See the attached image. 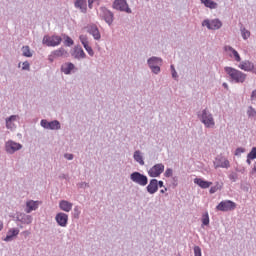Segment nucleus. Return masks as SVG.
<instances>
[{"label": "nucleus", "instance_id": "nucleus-1", "mask_svg": "<svg viewBox=\"0 0 256 256\" xmlns=\"http://www.w3.org/2000/svg\"><path fill=\"white\" fill-rule=\"evenodd\" d=\"M224 71L230 83H243L247 79V74L236 68L226 66Z\"/></svg>", "mask_w": 256, "mask_h": 256}, {"label": "nucleus", "instance_id": "nucleus-2", "mask_svg": "<svg viewBox=\"0 0 256 256\" xmlns=\"http://www.w3.org/2000/svg\"><path fill=\"white\" fill-rule=\"evenodd\" d=\"M198 118L206 129H213L215 127V118H213V114L208 109H203L199 112Z\"/></svg>", "mask_w": 256, "mask_h": 256}, {"label": "nucleus", "instance_id": "nucleus-3", "mask_svg": "<svg viewBox=\"0 0 256 256\" xmlns=\"http://www.w3.org/2000/svg\"><path fill=\"white\" fill-rule=\"evenodd\" d=\"M147 65L154 75L161 73V65H163V59L161 57L152 56L147 59Z\"/></svg>", "mask_w": 256, "mask_h": 256}, {"label": "nucleus", "instance_id": "nucleus-4", "mask_svg": "<svg viewBox=\"0 0 256 256\" xmlns=\"http://www.w3.org/2000/svg\"><path fill=\"white\" fill-rule=\"evenodd\" d=\"M98 16L100 17V19L105 21V23H107L109 27H111V25H113V22L115 21V14H113V12L107 9V7L105 6H101L99 8Z\"/></svg>", "mask_w": 256, "mask_h": 256}, {"label": "nucleus", "instance_id": "nucleus-5", "mask_svg": "<svg viewBox=\"0 0 256 256\" xmlns=\"http://www.w3.org/2000/svg\"><path fill=\"white\" fill-rule=\"evenodd\" d=\"M130 180L132 183H135L140 187H146V185L149 184V178L140 172H132L130 174Z\"/></svg>", "mask_w": 256, "mask_h": 256}, {"label": "nucleus", "instance_id": "nucleus-6", "mask_svg": "<svg viewBox=\"0 0 256 256\" xmlns=\"http://www.w3.org/2000/svg\"><path fill=\"white\" fill-rule=\"evenodd\" d=\"M62 41H63V38H61V36L45 35L43 37L42 43H43V45H46V47H59V45H61Z\"/></svg>", "mask_w": 256, "mask_h": 256}, {"label": "nucleus", "instance_id": "nucleus-7", "mask_svg": "<svg viewBox=\"0 0 256 256\" xmlns=\"http://www.w3.org/2000/svg\"><path fill=\"white\" fill-rule=\"evenodd\" d=\"M21 149H23V145L13 140H8L4 144V150L7 155H14V153H17V151H21Z\"/></svg>", "mask_w": 256, "mask_h": 256}, {"label": "nucleus", "instance_id": "nucleus-8", "mask_svg": "<svg viewBox=\"0 0 256 256\" xmlns=\"http://www.w3.org/2000/svg\"><path fill=\"white\" fill-rule=\"evenodd\" d=\"M40 126L47 131H59L61 129V122L59 120L48 121L47 119H42Z\"/></svg>", "mask_w": 256, "mask_h": 256}, {"label": "nucleus", "instance_id": "nucleus-9", "mask_svg": "<svg viewBox=\"0 0 256 256\" xmlns=\"http://www.w3.org/2000/svg\"><path fill=\"white\" fill-rule=\"evenodd\" d=\"M202 27H207V29H209V31H219V29H221V27H223V22H221L219 20V18L216 19H205L202 22Z\"/></svg>", "mask_w": 256, "mask_h": 256}, {"label": "nucleus", "instance_id": "nucleus-10", "mask_svg": "<svg viewBox=\"0 0 256 256\" xmlns=\"http://www.w3.org/2000/svg\"><path fill=\"white\" fill-rule=\"evenodd\" d=\"M112 8L115 9V11H120L121 13H132L127 0H115L112 4Z\"/></svg>", "mask_w": 256, "mask_h": 256}, {"label": "nucleus", "instance_id": "nucleus-11", "mask_svg": "<svg viewBox=\"0 0 256 256\" xmlns=\"http://www.w3.org/2000/svg\"><path fill=\"white\" fill-rule=\"evenodd\" d=\"M213 163L215 169H229L231 167L229 159L222 155L217 156Z\"/></svg>", "mask_w": 256, "mask_h": 256}, {"label": "nucleus", "instance_id": "nucleus-12", "mask_svg": "<svg viewBox=\"0 0 256 256\" xmlns=\"http://www.w3.org/2000/svg\"><path fill=\"white\" fill-rule=\"evenodd\" d=\"M59 57L67 58L69 57V52L63 47L58 48L50 53V55L48 56V61H50V63H53V61H55V59H59Z\"/></svg>", "mask_w": 256, "mask_h": 256}, {"label": "nucleus", "instance_id": "nucleus-13", "mask_svg": "<svg viewBox=\"0 0 256 256\" xmlns=\"http://www.w3.org/2000/svg\"><path fill=\"white\" fill-rule=\"evenodd\" d=\"M224 51L226 55L232 59V61H235V63H241V55L237 50H235V48L230 45H226L224 46Z\"/></svg>", "mask_w": 256, "mask_h": 256}, {"label": "nucleus", "instance_id": "nucleus-14", "mask_svg": "<svg viewBox=\"0 0 256 256\" xmlns=\"http://www.w3.org/2000/svg\"><path fill=\"white\" fill-rule=\"evenodd\" d=\"M21 117L19 115H11L5 118V125L8 131H15L17 129V123H19Z\"/></svg>", "mask_w": 256, "mask_h": 256}, {"label": "nucleus", "instance_id": "nucleus-15", "mask_svg": "<svg viewBox=\"0 0 256 256\" xmlns=\"http://www.w3.org/2000/svg\"><path fill=\"white\" fill-rule=\"evenodd\" d=\"M236 207H237V204H235V202H233L231 200H224V201H221L216 206V209H217V211L227 212V211L235 210Z\"/></svg>", "mask_w": 256, "mask_h": 256}, {"label": "nucleus", "instance_id": "nucleus-16", "mask_svg": "<svg viewBox=\"0 0 256 256\" xmlns=\"http://www.w3.org/2000/svg\"><path fill=\"white\" fill-rule=\"evenodd\" d=\"M16 223L21 225H31L33 223V216L25 214L23 212H17L15 216Z\"/></svg>", "mask_w": 256, "mask_h": 256}, {"label": "nucleus", "instance_id": "nucleus-17", "mask_svg": "<svg viewBox=\"0 0 256 256\" xmlns=\"http://www.w3.org/2000/svg\"><path fill=\"white\" fill-rule=\"evenodd\" d=\"M163 171H165V165L163 163H158L152 166L148 170V175L149 177H153V178L161 177V174L163 173Z\"/></svg>", "mask_w": 256, "mask_h": 256}, {"label": "nucleus", "instance_id": "nucleus-18", "mask_svg": "<svg viewBox=\"0 0 256 256\" xmlns=\"http://www.w3.org/2000/svg\"><path fill=\"white\" fill-rule=\"evenodd\" d=\"M86 31L89 35H92L94 41H101V32L95 24H89L86 26Z\"/></svg>", "mask_w": 256, "mask_h": 256}, {"label": "nucleus", "instance_id": "nucleus-19", "mask_svg": "<svg viewBox=\"0 0 256 256\" xmlns=\"http://www.w3.org/2000/svg\"><path fill=\"white\" fill-rule=\"evenodd\" d=\"M55 221L59 227H67L69 223V215L64 212L57 213L55 216Z\"/></svg>", "mask_w": 256, "mask_h": 256}, {"label": "nucleus", "instance_id": "nucleus-20", "mask_svg": "<svg viewBox=\"0 0 256 256\" xmlns=\"http://www.w3.org/2000/svg\"><path fill=\"white\" fill-rule=\"evenodd\" d=\"M72 57H74V59H77L78 61H81V59H85L87 57V54H85L83 48L78 45L73 48Z\"/></svg>", "mask_w": 256, "mask_h": 256}, {"label": "nucleus", "instance_id": "nucleus-21", "mask_svg": "<svg viewBox=\"0 0 256 256\" xmlns=\"http://www.w3.org/2000/svg\"><path fill=\"white\" fill-rule=\"evenodd\" d=\"M41 205L40 201L28 200L26 201L25 213H33L37 211Z\"/></svg>", "mask_w": 256, "mask_h": 256}, {"label": "nucleus", "instance_id": "nucleus-22", "mask_svg": "<svg viewBox=\"0 0 256 256\" xmlns=\"http://www.w3.org/2000/svg\"><path fill=\"white\" fill-rule=\"evenodd\" d=\"M19 228H10L7 231L6 237L3 239L6 243H11V241H14L16 237L19 235Z\"/></svg>", "mask_w": 256, "mask_h": 256}, {"label": "nucleus", "instance_id": "nucleus-23", "mask_svg": "<svg viewBox=\"0 0 256 256\" xmlns=\"http://www.w3.org/2000/svg\"><path fill=\"white\" fill-rule=\"evenodd\" d=\"M238 69H241V71H246L247 73H250V71H253V65H255L250 60H243L238 62Z\"/></svg>", "mask_w": 256, "mask_h": 256}, {"label": "nucleus", "instance_id": "nucleus-24", "mask_svg": "<svg viewBox=\"0 0 256 256\" xmlns=\"http://www.w3.org/2000/svg\"><path fill=\"white\" fill-rule=\"evenodd\" d=\"M75 64L71 62H65L61 66V72L64 73V75H71V73L75 72Z\"/></svg>", "mask_w": 256, "mask_h": 256}, {"label": "nucleus", "instance_id": "nucleus-25", "mask_svg": "<svg viewBox=\"0 0 256 256\" xmlns=\"http://www.w3.org/2000/svg\"><path fill=\"white\" fill-rule=\"evenodd\" d=\"M195 185H198L201 189H209L212 185L213 182H209L207 180H204L203 178H195L194 179Z\"/></svg>", "mask_w": 256, "mask_h": 256}, {"label": "nucleus", "instance_id": "nucleus-26", "mask_svg": "<svg viewBox=\"0 0 256 256\" xmlns=\"http://www.w3.org/2000/svg\"><path fill=\"white\" fill-rule=\"evenodd\" d=\"M146 191H148L150 195H155V193L159 191V188L157 186V179L150 180L149 184L146 187Z\"/></svg>", "mask_w": 256, "mask_h": 256}, {"label": "nucleus", "instance_id": "nucleus-27", "mask_svg": "<svg viewBox=\"0 0 256 256\" xmlns=\"http://www.w3.org/2000/svg\"><path fill=\"white\" fill-rule=\"evenodd\" d=\"M59 208L61 209V211H64L65 213H69L71 209H73V203L67 200H61L59 202Z\"/></svg>", "mask_w": 256, "mask_h": 256}, {"label": "nucleus", "instance_id": "nucleus-28", "mask_svg": "<svg viewBox=\"0 0 256 256\" xmlns=\"http://www.w3.org/2000/svg\"><path fill=\"white\" fill-rule=\"evenodd\" d=\"M74 7L79 9L81 13H87V0H75Z\"/></svg>", "mask_w": 256, "mask_h": 256}, {"label": "nucleus", "instance_id": "nucleus-29", "mask_svg": "<svg viewBox=\"0 0 256 256\" xmlns=\"http://www.w3.org/2000/svg\"><path fill=\"white\" fill-rule=\"evenodd\" d=\"M133 159L136 163H139L141 166L145 165V160L143 158V152L136 150L133 154Z\"/></svg>", "mask_w": 256, "mask_h": 256}, {"label": "nucleus", "instance_id": "nucleus-30", "mask_svg": "<svg viewBox=\"0 0 256 256\" xmlns=\"http://www.w3.org/2000/svg\"><path fill=\"white\" fill-rule=\"evenodd\" d=\"M200 2L208 9H217L219 5L213 0H200Z\"/></svg>", "mask_w": 256, "mask_h": 256}, {"label": "nucleus", "instance_id": "nucleus-31", "mask_svg": "<svg viewBox=\"0 0 256 256\" xmlns=\"http://www.w3.org/2000/svg\"><path fill=\"white\" fill-rule=\"evenodd\" d=\"M240 33L244 41H247V39L251 37V31L247 30V28H245L243 25L240 26Z\"/></svg>", "mask_w": 256, "mask_h": 256}, {"label": "nucleus", "instance_id": "nucleus-32", "mask_svg": "<svg viewBox=\"0 0 256 256\" xmlns=\"http://www.w3.org/2000/svg\"><path fill=\"white\" fill-rule=\"evenodd\" d=\"M22 56L31 58L33 57V50H31V47L29 46H22L21 48Z\"/></svg>", "mask_w": 256, "mask_h": 256}, {"label": "nucleus", "instance_id": "nucleus-33", "mask_svg": "<svg viewBox=\"0 0 256 256\" xmlns=\"http://www.w3.org/2000/svg\"><path fill=\"white\" fill-rule=\"evenodd\" d=\"M246 114H247L249 119H255V117H256V109L253 108V106H249L247 108Z\"/></svg>", "mask_w": 256, "mask_h": 256}, {"label": "nucleus", "instance_id": "nucleus-34", "mask_svg": "<svg viewBox=\"0 0 256 256\" xmlns=\"http://www.w3.org/2000/svg\"><path fill=\"white\" fill-rule=\"evenodd\" d=\"M79 41L81 42L83 47H87V45H89V37L85 34H81L79 36Z\"/></svg>", "mask_w": 256, "mask_h": 256}, {"label": "nucleus", "instance_id": "nucleus-35", "mask_svg": "<svg viewBox=\"0 0 256 256\" xmlns=\"http://www.w3.org/2000/svg\"><path fill=\"white\" fill-rule=\"evenodd\" d=\"M202 227H207L210 223V220H209V213L208 212H205L203 215H202Z\"/></svg>", "mask_w": 256, "mask_h": 256}, {"label": "nucleus", "instance_id": "nucleus-36", "mask_svg": "<svg viewBox=\"0 0 256 256\" xmlns=\"http://www.w3.org/2000/svg\"><path fill=\"white\" fill-rule=\"evenodd\" d=\"M64 45H66V47H72V45H75V42L73 41V39H71V37L64 35Z\"/></svg>", "mask_w": 256, "mask_h": 256}, {"label": "nucleus", "instance_id": "nucleus-37", "mask_svg": "<svg viewBox=\"0 0 256 256\" xmlns=\"http://www.w3.org/2000/svg\"><path fill=\"white\" fill-rule=\"evenodd\" d=\"M218 191H221V185L219 184V182H216L215 186H212L209 190V193L211 195H213L214 193H217Z\"/></svg>", "mask_w": 256, "mask_h": 256}, {"label": "nucleus", "instance_id": "nucleus-38", "mask_svg": "<svg viewBox=\"0 0 256 256\" xmlns=\"http://www.w3.org/2000/svg\"><path fill=\"white\" fill-rule=\"evenodd\" d=\"M73 217H74V219H79V217H81V207H79V206L74 207Z\"/></svg>", "mask_w": 256, "mask_h": 256}, {"label": "nucleus", "instance_id": "nucleus-39", "mask_svg": "<svg viewBox=\"0 0 256 256\" xmlns=\"http://www.w3.org/2000/svg\"><path fill=\"white\" fill-rule=\"evenodd\" d=\"M248 159H251L252 161H254V159L256 158V147H253L250 151V153L247 155Z\"/></svg>", "mask_w": 256, "mask_h": 256}, {"label": "nucleus", "instance_id": "nucleus-40", "mask_svg": "<svg viewBox=\"0 0 256 256\" xmlns=\"http://www.w3.org/2000/svg\"><path fill=\"white\" fill-rule=\"evenodd\" d=\"M85 51H87L88 55H90V57H93L95 55V51H93V48L91 46H89V44L87 46H84Z\"/></svg>", "mask_w": 256, "mask_h": 256}, {"label": "nucleus", "instance_id": "nucleus-41", "mask_svg": "<svg viewBox=\"0 0 256 256\" xmlns=\"http://www.w3.org/2000/svg\"><path fill=\"white\" fill-rule=\"evenodd\" d=\"M228 177H229L230 181H233V183H235V181H237V179H239V175H237L236 172H231Z\"/></svg>", "mask_w": 256, "mask_h": 256}, {"label": "nucleus", "instance_id": "nucleus-42", "mask_svg": "<svg viewBox=\"0 0 256 256\" xmlns=\"http://www.w3.org/2000/svg\"><path fill=\"white\" fill-rule=\"evenodd\" d=\"M170 69H171V73H172L173 79H178L179 78V74H177V70H175V66L171 65Z\"/></svg>", "mask_w": 256, "mask_h": 256}, {"label": "nucleus", "instance_id": "nucleus-43", "mask_svg": "<svg viewBox=\"0 0 256 256\" xmlns=\"http://www.w3.org/2000/svg\"><path fill=\"white\" fill-rule=\"evenodd\" d=\"M31 69V64H29V61H25L22 63V71H29Z\"/></svg>", "mask_w": 256, "mask_h": 256}, {"label": "nucleus", "instance_id": "nucleus-44", "mask_svg": "<svg viewBox=\"0 0 256 256\" xmlns=\"http://www.w3.org/2000/svg\"><path fill=\"white\" fill-rule=\"evenodd\" d=\"M77 187H78V189H88L89 183H87V182H79V183H77Z\"/></svg>", "mask_w": 256, "mask_h": 256}, {"label": "nucleus", "instance_id": "nucleus-45", "mask_svg": "<svg viewBox=\"0 0 256 256\" xmlns=\"http://www.w3.org/2000/svg\"><path fill=\"white\" fill-rule=\"evenodd\" d=\"M194 256H203V254L201 252V247L194 246Z\"/></svg>", "mask_w": 256, "mask_h": 256}, {"label": "nucleus", "instance_id": "nucleus-46", "mask_svg": "<svg viewBox=\"0 0 256 256\" xmlns=\"http://www.w3.org/2000/svg\"><path fill=\"white\" fill-rule=\"evenodd\" d=\"M245 153V148L239 147L235 150V154L237 157H239V155Z\"/></svg>", "mask_w": 256, "mask_h": 256}, {"label": "nucleus", "instance_id": "nucleus-47", "mask_svg": "<svg viewBox=\"0 0 256 256\" xmlns=\"http://www.w3.org/2000/svg\"><path fill=\"white\" fill-rule=\"evenodd\" d=\"M164 177H173V169L167 168L164 173Z\"/></svg>", "mask_w": 256, "mask_h": 256}, {"label": "nucleus", "instance_id": "nucleus-48", "mask_svg": "<svg viewBox=\"0 0 256 256\" xmlns=\"http://www.w3.org/2000/svg\"><path fill=\"white\" fill-rule=\"evenodd\" d=\"M101 0H88V7L89 9H93V3H97L99 5Z\"/></svg>", "mask_w": 256, "mask_h": 256}, {"label": "nucleus", "instance_id": "nucleus-49", "mask_svg": "<svg viewBox=\"0 0 256 256\" xmlns=\"http://www.w3.org/2000/svg\"><path fill=\"white\" fill-rule=\"evenodd\" d=\"M64 158L67 159V161H73V159H75V156L71 153H65Z\"/></svg>", "mask_w": 256, "mask_h": 256}, {"label": "nucleus", "instance_id": "nucleus-50", "mask_svg": "<svg viewBox=\"0 0 256 256\" xmlns=\"http://www.w3.org/2000/svg\"><path fill=\"white\" fill-rule=\"evenodd\" d=\"M250 99L252 102H256V89L252 91Z\"/></svg>", "mask_w": 256, "mask_h": 256}, {"label": "nucleus", "instance_id": "nucleus-51", "mask_svg": "<svg viewBox=\"0 0 256 256\" xmlns=\"http://www.w3.org/2000/svg\"><path fill=\"white\" fill-rule=\"evenodd\" d=\"M22 235H24V237H29V235H31V232H29V230L23 231Z\"/></svg>", "mask_w": 256, "mask_h": 256}, {"label": "nucleus", "instance_id": "nucleus-52", "mask_svg": "<svg viewBox=\"0 0 256 256\" xmlns=\"http://www.w3.org/2000/svg\"><path fill=\"white\" fill-rule=\"evenodd\" d=\"M157 187L159 188V187H164V183H163V181H158L157 180Z\"/></svg>", "mask_w": 256, "mask_h": 256}, {"label": "nucleus", "instance_id": "nucleus-53", "mask_svg": "<svg viewBox=\"0 0 256 256\" xmlns=\"http://www.w3.org/2000/svg\"><path fill=\"white\" fill-rule=\"evenodd\" d=\"M3 227H4L3 220L0 219V233L1 231H3Z\"/></svg>", "mask_w": 256, "mask_h": 256}, {"label": "nucleus", "instance_id": "nucleus-54", "mask_svg": "<svg viewBox=\"0 0 256 256\" xmlns=\"http://www.w3.org/2000/svg\"><path fill=\"white\" fill-rule=\"evenodd\" d=\"M252 175L256 173V162L254 163L253 169H252Z\"/></svg>", "mask_w": 256, "mask_h": 256}, {"label": "nucleus", "instance_id": "nucleus-55", "mask_svg": "<svg viewBox=\"0 0 256 256\" xmlns=\"http://www.w3.org/2000/svg\"><path fill=\"white\" fill-rule=\"evenodd\" d=\"M251 158H249L248 156H247V160H246V163L248 164V165H251Z\"/></svg>", "mask_w": 256, "mask_h": 256}, {"label": "nucleus", "instance_id": "nucleus-56", "mask_svg": "<svg viewBox=\"0 0 256 256\" xmlns=\"http://www.w3.org/2000/svg\"><path fill=\"white\" fill-rule=\"evenodd\" d=\"M59 178H60V179H67V175L61 174V175L59 176Z\"/></svg>", "mask_w": 256, "mask_h": 256}, {"label": "nucleus", "instance_id": "nucleus-57", "mask_svg": "<svg viewBox=\"0 0 256 256\" xmlns=\"http://www.w3.org/2000/svg\"><path fill=\"white\" fill-rule=\"evenodd\" d=\"M236 171H238L239 173H245V168H242V169H236Z\"/></svg>", "mask_w": 256, "mask_h": 256}, {"label": "nucleus", "instance_id": "nucleus-58", "mask_svg": "<svg viewBox=\"0 0 256 256\" xmlns=\"http://www.w3.org/2000/svg\"><path fill=\"white\" fill-rule=\"evenodd\" d=\"M222 85H223V87H225V89H227V87H229V85L225 82Z\"/></svg>", "mask_w": 256, "mask_h": 256}, {"label": "nucleus", "instance_id": "nucleus-59", "mask_svg": "<svg viewBox=\"0 0 256 256\" xmlns=\"http://www.w3.org/2000/svg\"><path fill=\"white\" fill-rule=\"evenodd\" d=\"M167 191V188H164L162 190H160V193H165Z\"/></svg>", "mask_w": 256, "mask_h": 256}, {"label": "nucleus", "instance_id": "nucleus-60", "mask_svg": "<svg viewBox=\"0 0 256 256\" xmlns=\"http://www.w3.org/2000/svg\"><path fill=\"white\" fill-rule=\"evenodd\" d=\"M20 229H23V225H20Z\"/></svg>", "mask_w": 256, "mask_h": 256}, {"label": "nucleus", "instance_id": "nucleus-61", "mask_svg": "<svg viewBox=\"0 0 256 256\" xmlns=\"http://www.w3.org/2000/svg\"><path fill=\"white\" fill-rule=\"evenodd\" d=\"M246 191H249V187L246 188Z\"/></svg>", "mask_w": 256, "mask_h": 256}, {"label": "nucleus", "instance_id": "nucleus-62", "mask_svg": "<svg viewBox=\"0 0 256 256\" xmlns=\"http://www.w3.org/2000/svg\"><path fill=\"white\" fill-rule=\"evenodd\" d=\"M19 67H21V63H19Z\"/></svg>", "mask_w": 256, "mask_h": 256}]
</instances>
